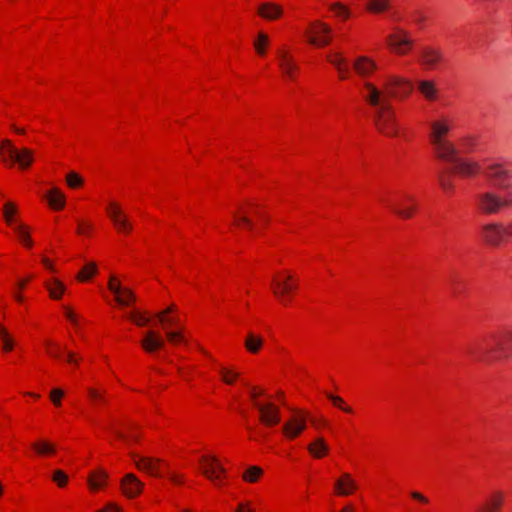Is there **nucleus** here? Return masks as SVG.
Segmentation results:
<instances>
[{"mask_svg": "<svg viewBox=\"0 0 512 512\" xmlns=\"http://www.w3.org/2000/svg\"><path fill=\"white\" fill-rule=\"evenodd\" d=\"M411 82L403 77L389 75L379 85L365 81L362 96L374 109L373 121L379 132L387 136L397 134L395 112L391 98H405L412 91Z\"/></svg>", "mask_w": 512, "mask_h": 512, "instance_id": "obj_1", "label": "nucleus"}, {"mask_svg": "<svg viewBox=\"0 0 512 512\" xmlns=\"http://www.w3.org/2000/svg\"><path fill=\"white\" fill-rule=\"evenodd\" d=\"M477 146V139L472 136H464L459 140L458 146H455V151L459 162L454 160H443L451 164L450 169L441 170L437 179L440 187L445 192L453 190L452 174L456 173L462 177H472L478 172V163L476 160L468 158V155L474 151Z\"/></svg>", "mask_w": 512, "mask_h": 512, "instance_id": "obj_2", "label": "nucleus"}, {"mask_svg": "<svg viewBox=\"0 0 512 512\" xmlns=\"http://www.w3.org/2000/svg\"><path fill=\"white\" fill-rule=\"evenodd\" d=\"M430 128L429 140L437 158L440 160H454L459 162L455 145L445 137L450 131L448 121L445 119L433 121L430 124Z\"/></svg>", "mask_w": 512, "mask_h": 512, "instance_id": "obj_3", "label": "nucleus"}, {"mask_svg": "<svg viewBox=\"0 0 512 512\" xmlns=\"http://www.w3.org/2000/svg\"><path fill=\"white\" fill-rule=\"evenodd\" d=\"M512 178V170L508 165L486 160L482 165V181L491 189H505Z\"/></svg>", "mask_w": 512, "mask_h": 512, "instance_id": "obj_4", "label": "nucleus"}, {"mask_svg": "<svg viewBox=\"0 0 512 512\" xmlns=\"http://www.w3.org/2000/svg\"><path fill=\"white\" fill-rule=\"evenodd\" d=\"M488 354L491 360L508 359L512 355V329L493 331L488 338Z\"/></svg>", "mask_w": 512, "mask_h": 512, "instance_id": "obj_5", "label": "nucleus"}, {"mask_svg": "<svg viewBox=\"0 0 512 512\" xmlns=\"http://www.w3.org/2000/svg\"><path fill=\"white\" fill-rule=\"evenodd\" d=\"M393 213L403 219H409L413 216L417 203L414 196L408 193H401L395 200H383Z\"/></svg>", "mask_w": 512, "mask_h": 512, "instance_id": "obj_6", "label": "nucleus"}, {"mask_svg": "<svg viewBox=\"0 0 512 512\" xmlns=\"http://www.w3.org/2000/svg\"><path fill=\"white\" fill-rule=\"evenodd\" d=\"M330 33V27L321 21L313 22L306 31L309 43L315 46L328 45L331 41Z\"/></svg>", "mask_w": 512, "mask_h": 512, "instance_id": "obj_7", "label": "nucleus"}, {"mask_svg": "<svg viewBox=\"0 0 512 512\" xmlns=\"http://www.w3.org/2000/svg\"><path fill=\"white\" fill-rule=\"evenodd\" d=\"M201 471L209 480L220 483L221 476L225 474V468L215 456H202L200 458Z\"/></svg>", "mask_w": 512, "mask_h": 512, "instance_id": "obj_8", "label": "nucleus"}, {"mask_svg": "<svg viewBox=\"0 0 512 512\" xmlns=\"http://www.w3.org/2000/svg\"><path fill=\"white\" fill-rule=\"evenodd\" d=\"M307 417L301 411H296L282 426L283 434L292 440L298 437L306 428Z\"/></svg>", "mask_w": 512, "mask_h": 512, "instance_id": "obj_9", "label": "nucleus"}, {"mask_svg": "<svg viewBox=\"0 0 512 512\" xmlns=\"http://www.w3.org/2000/svg\"><path fill=\"white\" fill-rule=\"evenodd\" d=\"M443 61V51L438 47L424 46L419 50V63L427 69H437Z\"/></svg>", "mask_w": 512, "mask_h": 512, "instance_id": "obj_10", "label": "nucleus"}, {"mask_svg": "<svg viewBox=\"0 0 512 512\" xmlns=\"http://www.w3.org/2000/svg\"><path fill=\"white\" fill-rule=\"evenodd\" d=\"M107 214L119 232L128 233L132 230V224L124 214L119 204L112 202L106 208Z\"/></svg>", "mask_w": 512, "mask_h": 512, "instance_id": "obj_11", "label": "nucleus"}, {"mask_svg": "<svg viewBox=\"0 0 512 512\" xmlns=\"http://www.w3.org/2000/svg\"><path fill=\"white\" fill-rule=\"evenodd\" d=\"M255 407L259 412V419L264 425L273 426L280 422V409L273 403L255 402Z\"/></svg>", "mask_w": 512, "mask_h": 512, "instance_id": "obj_12", "label": "nucleus"}, {"mask_svg": "<svg viewBox=\"0 0 512 512\" xmlns=\"http://www.w3.org/2000/svg\"><path fill=\"white\" fill-rule=\"evenodd\" d=\"M507 206H510L508 199H504L494 192L482 193V212L495 214Z\"/></svg>", "mask_w": 512, "mask_h": 512, "instance_id": "obj_13", "label": "nucleus"}, {"mask_svg": "<svg viewBox=\"0 0 512 512\" xmlns=\"http://www.w3.org/2000/svg\"><path fill=\"white\" fill-rule=\"evenodd\" d=\"M277 57L279 62V68L282 73L288 79L294 80L296 77V73L299 70L297 63L295 62L293 56L289 54L285 50H278Z\"/></svg>", "mask_w": 512, "mask_h": 512, "instance_id": "obj_14", "label": "nucleus"}, {"mask_svg": "<svg viewBox=\"0 0 512 512\" xmlns=\"http://www.w3.org/2000/svg\"><path fill=\"white\" fill-rule=\"evenodd\" d=\"M123 494L129 498L138 496L143 489V483L132 473L124 475L120 481Z\"/></svg>", "mask_w": 512, "mask_h": 512, "instance_id": "obj_15", "label": "nucleus"}, {"mask_svg": "<svg viewBox=\"0 0 512 512\" xmlns=\"http://www.w3.org/2000/svg\"><path fill=\"white\" fill-rule=\"evenodd\" d=\"M140 345L147 353L153 354L165 345L163 337L154 330H148L140 341Z\"/></svg>", "mask_w": 512, "mask_h": 512, "instance_id": "obj_16", "label": "nucleus"}, {"mask_svg": "<svg viewBox=\"0 0 512 512\" xmlns=\"http://www.w3.org/2000/svg\"><path fill=\"white\" fill-rule=\"evenodd\" d=\"M132 458L136 467L139 470L145 471L153 476H160L159 473V465L161 463L160 459L151 458V457H141L135 454H132Z\"/></svg>", "mask_w": 512, "mask_h": 512, "instance_id": "obj_17", "label": "nucleus"}, {"mask_svg": "<svg viewBox=\"0 0 512 512\" xmlns=\"http://www.w3.org/2000/svg\"><path fill=\"white\" fill-rule=\"evenodd\" d=\"M389 44L398 54H405L412 46L413 41L408 37L407 32L399 30L397 34L389 36Z\"/></svg>", "mask_w": 512, "mask_h": 512, "instance_id": "obj_18", "label": "nucleus"}, {"mask_svg": "<svg viewBox=\"0 0 512 512\" xmlns=\"http://www.w3.org/2000/svg\"><path fill=\"white\" fill-rule=\"evenodd\" d=\"M482 234L486 241L490 244H498L505 236L509 235L508 227H503L498 224H492L482 229Z\"/></svg>", "mask_w": 512, "mask_h": 512, "instance_id": "obj_19", "label": "nucleus"}, {"mask_svg": "<svg viewBox=\"0 0 512 512\" xmlns=\"http://www.w3.org/2000/svg\"><path fill=\"white\" fill-rule=\"evenodd\" d=\"M352 66L355 72L361 77H368L378 68L377 63L367 56L356 57Z\"/></svg>", "mask_w": 512, "mask_h": 512, "instance_id": "obj_20", "label": "nucleus"}, {"mask_svg": "<svg viewBox=\"0 0 512 512\" xmlns=\"http://www.w3.org/2000/svg\"><path fill=\"white\" fill-rule=\"evenodd\" d=\"M8 158L11 160L12 164L18 163L21 169H26L33 162V152L28 148L11 150Z\"/></svg>", "mask_w": 512, "mask_h": 512, "instance_id": "obj_21", "label": "nucleus"}, {"mask_svg": "<svg viewBox=\"0 0 512 512\" xmlns=\"http://www.w3.org/2000/svg\"><path fill=\"white\" fill-rule=\"evenodd\" d=\"M290 280H292V276L287 275V277L284 280L274 279L273 284H272V290H273L274 295L283 304H287V302H288L287 295L291 292Z\"/></svg>", "mask_w": 512, "mask_h": 512, "instance_id": "obj_22", "label": "nucleus"}, {"mask_svg": "<svg viewBox=\"0 0 512 512\" xmlns=\"http://www.w3.org/2000/svg\"><path fill=\"white\" fill-rule=\"evenodd\" d=\"M258 14L266 20H276L282 16L283 9L276 3L265 2L258 7Z\"/></svg>", "mask_w": 512, "mask_h": 512, "instance_id": "obj_23", "label": "nucleus"}, {"mask_svg": "<svg viewBox=\"0 0 512 512\" xmlns=\"http://www.w3.org/2000/svg\"><path fill=\"white\" fill-rule=\"evenodd\" d=\"M503 503L501 492L493 491L482 502V512H500Z\"/></svg>", "mask_w": 512, "mask_h": 512, "instance_id": "obj_24", "label": "nucleus"}, {"mask_svg": "<svg viewBox=\"0 0 512 512\" xmlns=\"http://www.w3.org/2000/svg\"><path fill=\"white\" fill-rule=\"evenodd\" d=\"M356 483L352 479L351 475L348 473H344L339 479L335 482V490L341 496H347L353 493L356 489Z\"/></svg>", "mask_w": 512, "mask_h": 512, "instance_id": "obj_25", "label": "nucleus"}, {"mask_svg": "<svg viewBox=\"0 0 512 512\" xmlns=\"http://www.w3.org/2000/svg\"><path fill=\"white\" fill-rule=\"evenodd\" d=\"M417 88L422 96L428 101H435L438 98L439 90L432 80H420Z\"/></svg>", "mask_w": 512, "mask_h": 512, "instance_id": "obj_26", "label": "nucleus"}, {"mask_svg": "<svg viewBox=\"0 0 512 512\" xmlns=\"http://www.w3.org/2000/svg\"><path fill=\"white\" fill-rule=\"evenodd\" d=\"M307 450L314 458H322L328 453L329 447L323 437H317L308 445Z\"/></svg>", "mask_w": 512, "mask_h": 512, "instance_id": "obj_27", "label": "nucleus"}, {"mask_svg": "<svg viewBox=\"0 0 512 512\" xmlns=\"http://www.w3.org/2000/svg\"><path fill=\"white\" fill-rule=\"evenodd\" d=\"M264 344V339L262 336L252 332V331H249L246 335V338H245V341H244V346L246 348V350L252 354H257L262 346Z\"/></svg>", "mask_w": 512, "mask_h": 512, "instance_id": "obj_28", "label": "nucleus"}, {"mask_svg": "<svg viewBox=\"0 0 512 512\" xmlns=\"http://www.w3.org/2000/svg\"><path fill=\"white\" fill-rule=\"evenodd\" d=\"M108 477V474L102 469L91 472L87 479L89 488L92 491L102 488L106 484Z\"/></svg>", "mask_w": 512, "mask_h": 512, "instance_id": "obj_29", "label": "nucleus"}, {"mask_svg": "<svg viewBox=\"0 0 512 512\" xmlns=\"http://www.w3.org/2000/svg\"><path fill=\"white\" fill-rule=\"evenodd\" d=\"M49 204L54 209H62L65 205V196L58 188H52L47 195Z\"/></svg>", "mask_w": 512, "mask_h": 512, "instance_id": "obj_30", "label": "nucleus"}, {"mask_svg": "<svg viewBox=\"0 0 512 512\" xmlns=\"http://www.w3.org/2000/svg\"><path fill=\"white\" fill-rule=\"evenodd\" d=\"M31 447L39 455H51L54 454L56 451L55 446L45 440L32 443Z\"/></svg>", "mask_w": 512, "mask_h": 512, "instance_id": "obj_31", "label": "nucleus"}, {"mask_svg": "<svg viewBox=\"0 0 512 512\" xmlns=\"http://www.w3.org/2000/svg\"><path fill=\"white\" fill-rule=\"evenodd\" d=\"M46 287L49 291L50 297L53 299H60L65 291V286L58 279H53L52 282H47Z\"/></svg>", "mask_w": 512, "mask_h": 512, "instance_id": "obj_32", "label": "nucleus"}, {"mask_svg": "<svg viewBox=\"0 0 512 512\" xmlns=\"http://www.w3.org/2000/svg\"><path fill=\"white\" fill-rule=\"evenodd\" d=\"M389 8V0H369L367 9L374 13H382Z\"/></svg>", "mask_w": 512, "mask_h": 512, "instance_id": "obj_33", "label": "nucleus"}, {"mask_svg": "<svg viewBox=\"0 0 512 512\" xmlns=\"http://www.w3.org/2000/svg\"><path fill=\"white\" fill-rule=\"evenodd\" d=\"M108 288L111 292H113L116 296V300L119 304L127 303L123 298H121L122 287L120 283L116 280L114 276H111L108 283Z\"/></svg>", "mask_w": 512, "mask_h": 512, "instance_id": "obj_34", "label": "nucleus"}, {"mask_svg": "<svg viewBox=\"0 0 512 512\" xmlns=\"http://www.w3.org/2000/svg\"><path fill=\"white\" fill-rule=\"evenodd\" d=\"M97 272V266L95 263L87 264L77 275V279L80 281H85L88 278L95 275Z\"/></svg>", "mask_w": 512, "mask_h": 512, "instance_id": "obj_35", "label": "nucleus"}, {"mask_svg": "<svg viewBox=\"0 0 512 512\" xmlns=\"http://www.w3.org/2000/svg\"><path fill=\"white\" fill-rule=\"evenodd\" d=\"M16 233L18 234L20 240L23 242L24 245L31 247L32 246V240L29 236V233L23 224H17L14 227Z\"/></svg>", "mask_w": 512, "mask_h": 512, "instance_id": "obj_36", "label": "nucleus"}, {"mask_svg": "<svg viewBox=\"0 0 512 512\" xmlns=\"http://www.w3.org/2000/svg\"><path fill=\"white\" fill-rule=\"evenodd\" d=\"M262 472L260 467L252 466L243 474V479L248 482H256Z\"/></svg>", "mask_w": 512, "mask_h": 512, "instance_id": "obj_37", "label": "nucleus"}, {"mask_svg": "<svg viewBox=\"0 0 512 512\" xmlns=\"http://www.w3.org/2000/svg\"><path fill=\"white\" fill-rule=\"evenodd\" d=\"M16 213V206L12 202H7L3 206V215L6 222L9 225H13L14 219L13 215Z\"/></svg>", "mask_w": 512, "mask_h": 512, "instance_id": "obj_38", "label": "nucleus"}, {"mask_svg": "<svg viewBox=\"0 0 512 512\" xmlns=\"http://www.w3.org/2000/svg\"><path fill=\"white\" fill-rule=\"evenodd\" d=\"M327 59L337 70H342V64L347 63V60L339 52L329 54Z\"/></svg>", "mask_w": 512, "mask_h": 512, "instance_id": "obj_39", "label": "nucleus"}, {"mask_svg": "<svg viewBox=\"0 0 512 512\" xmlns=\"http://www.w3.org/2000/svg\"><path fill=\"white\" fill-rule=\"evenodd\" d=\"M66 182L70 188H78L83 184V179L76 172H70L66 176Z\"/></svg>", "mask_w": 512, "mask_h": 512, "instance_id": "obj_40", "label": "nucleus"}, {"mask_svg": "<svg viewBox=\"0 0 512 512\" xmlns=\"http://www.w3.org/2000/svg\"><path fill=\"white\" fill-rule=\"evenodd\" d=\"M17 148L14 147L10 140H3L0 145V156L2 157L3 161H6L9 159L10 151L16 150Z\"/></svg>", "mask_w": 512, "mask_h": 512, "instance_id": "obj_41", "label": "nucleus"}, {"mask_svg": "<svg viewBox=\"0 0 512 512\" xmlns=\"http://www.w3.org/2000/svg\"><path fill=\"white\" fill-rule=\"evenodd\" d=\"M267 43H268V36L262 32L259 33L257 40L254 42V47L258 54H260V55L265 54L264 45H266Z\"/></svg>", "mask_w": 512, "mask_h": 512, "instance_id": "obj_42", "label": "nucleus"}, {"mask_svg": "<svg viewBox=\"0 0 512 512\" xmlns=\"http://www.w3.org/2000/svg\"><path fill=\"white\" fill-rule=\"evenodd\" d=\"M45 345L47 346V352L51 357H53V358L60 357L61 348L57 344L47 340V341H45Z\"/></svg>", "mask_w": 512, "mask_h": 512, "instance_id": "obj_43", "label": "nucleus"}, {"mask_svg": "<svg viewBox=\"0 0 512 512\" xmlns=\"http://www.w3.org/2000/svg\"><path fill=\"white\" fill-rule=\"evenodd\" d=\"M53 481H55L60 487L66 485L68 481V476L62 470H55L52 476Z\"/></svg>", "mask_w": 512, "mask_h": 512, "instance_id": "obj_44", "label": "nucleus"}, {"mask_svg": "<svg viewBox=\"0 0 512 512\" xmlns=\"http://www.w3.org/2000/svg\"><path fill=\"white\" fill-rule=\"evenodd\" d=\"M327 397L333 402V404L339 408H341L342 410H344L345 412H352V409L350 407H346V406H343V399L339 396H335L331 393H327L326 394Z\"/></svg>", "mask_w": 512, "mask_h": 512, "instance_id": "obj_45", "label": "nucleus"}, {"mask_svg": "<svg viewBox=\"0 0 512 512\" xmlns=\"http://www.w3.org/2000/svg\"><path fill=\"white\" fill-rule=\"evenodd\" d=\"M130 319L133 320L138 326H145L149 323V318L147 316L136 312L130 314Z\"/></svg>", "mask_w": 512, "mask_h": 512, "instance_id": "obj_46", "label": "nucleus"}, {"mask_svg": "<svg viewBox=\"0 0 512 512\" xmlns=\"http://www.w3.org/2000/svg\"><path fill=\"white\" fill-rule=\"evenodd\" d=\"M220 372L223 377V381L227 384H232L234 379L238 377L237 373L231 372L225 368H222Z\"/></svg>", "mask_w": 512, "mask_h": 512, "instance_id": "obj_47", "label": "nucleus"}, {"mask_svg": "<svg viewBox=\"0 0 512 512\" xmlns=\"http://www.w3.org/2000/svg\"><path fill=\"white\" fill-rule=\"evenodd\" d=\"M63 395H64V392L61 389H59V388L53 389L50 393V398H51V401L53 402V404L56 406H60L61 405V397Z\"/></svg>", "mask_w": 512, "mask_h": 512, "instance_id": "obj_48", "label": "nucleus"}, {"mask_svg": "<svg viewBox=\"0 0 512 512\" xmlns=\"http://www.w3.org/2000/svg\"><path fill=\"white\" fill-rule=\"evenodd\" d=\"M88 394H89V397L95 402H104L105 401L104 393H101L94 388H89Z\"/></svg>", "mask_w": 512, "mask_h": 512, "instance_id": "obj_49", "label": "nucleus"}, {"mask_svg": "<svg viewBox=\"0 0 512 512\" xmlns=\"http://www.w3.org/2000/svg\"><path fill=\"white\" fill-rule=\"evenodd\" d=\"M165 334H166L167 340L172 342V343H175L177 341H182L183 340V336H182L181 331L167 330Z\"/></svg>", "mask_w": 512, "mask_h": 512, "instance_id": "obj_50", "label": "nucleus"}, {"mask_svg": "<svg viewBox=\"0 0 512 512\" xmlns=\"http://www.w3.org/2000/svg\"><path fill=\"white\" fill-rule=\"evenodd\" d=\"M331 10L335 11L338 15H342L344 18L349 16V11L341 3H335L331 5Z\"/></svg>", "mask_w": 512, "mask_h": 512, "instance_id": "obj_51", "label": "nucleus"}, {"mask_svg": "<svg viewBox=\"0 0 512 512\" xmlns=\"http://www.w3.org/2000/svg\"><path fill=\"white\" fill-rule=\"evenodd\" d=\"M234 218L237 224H245L249 229L253 228V222L246 215L234 214Z\"/></svg>", "mask_w": 512, "mask_h": 512, "instance_id": "obj_52", "label": "nucleus"}, {"mask_svg": "<svg viewBox=\"0 0 512 512\" xmlns=\"http://www.w3.org/2000/svg\"><path fill=\"white\" fill-rule=\"evenodd\" d=\"M121 298L127 301V303H124L123 305H129L130 302L135 300L133 292L128 288H122Z\"/></svg>", "mask_w": 512, "mask_h": 512, "instance_id": "obj_53", "label": "nucleus"}, {"mask_svg": "<svg viewBox=\"0 0 512 512\" xmlns=\"http://www.w3.org/2000/svg\"><path fill=\"white\" fill-rule=\"evenodd\" d=\"M341 69L342 70H337L338 73H339L340 79H342V80L347 79L348 75H349V72H350L348 64L347 63L342 64Z\"/></svg>", "mask_w": 512, "mask_h": 512, "instance_id": "obj_54", "label": "nucleus"}, {"mask_svg": "<svg viewBox=\"0 0 512 512\" xmlns=\"http://www.w3.org/2000/svg\"><path fill=\"white\" fill-rule=\"evenodd\" d=\"M411 497L421 503H428V498L425 497L423 494L417 491H412L410 493Z\"/></svg>", "mask_w": 512, "mask_h": 512, "instance_id": "obj_55", "label": "nucleus"}, {"mask_svg": "<svg viewBox=\"0 0 512 512\" xmlns=\"http://www.w3.org/2000/svg\"><path fill=\"white\" fill-rule=\"evenodd\" d=\"M234 512H254L251 507H250V503L249 502H246V503H240Z\"/></svg>", "mask_w": 512, "mask_h": 512, "instance_id": "obj_56", "label": "nucleus"}, {"mask_svg": "<svg viewBox=\"0 0 512 512\" xmlns=\"http://www.w3.org/2000/svg\"><path fill=\"white\" fill-rule=\"evenodd\" d=\"M64 310H65V315L68 318V320H70L73 324H76L77 323L76 314L73 311H71V309L69 307L65 306Z\"/></svg>", "mask_w": 512, "mask_h": 512, "instance_id": "obj_57", "label": "nucleus"}, {"mask_svg": "<svg viewBox=\"0 0 512 512\" xmlns=\"http://www.w3.org/2000/svg\"><path fill=\"white\" fill-rule=\"evenodd\" d=\"M3 343V349L5 351H11L14 347V343L10 337L1 339Z\"/></svg>", "mask_w": 512, "mask_h": 512, "instance_id": "obj_58", "label": "nucleus"}, {"mask_svg": "<svg viewBox=\"0 0 512 512\" xmlns=\"http://www.w3.org/2000/svg\"><path fill=\"white\" fill-rule=\"evenodd\" d=\"M97 512H120V508L117 505L111 503Z\"/></svg>", "mask_w": 512, "mask_h": 512, "instance_id": "obj_59", "label": "nucleus"}, {"mask_svg": "<svg viewBox=\"0 0 512 512\" xmlns=\"http://www.w3.org/2000/svg\"><path fill=\"white\" fill-rule=\"evenodd\" d=\"M174 310H175V306H174V305H171V306H169L166 310H164V311H162V312L158 313V314H157V317H158L159 321H164V317H165V315H166V314H168V313H170V312H172V311H174Z\"/></svg>", "mask_w": 512, "mask_h": 512, "instance_id": "obj_60", "label": "nucleus"}, {"mask_svg": "<svg viewBox=\"0 0 512 512\" xmlns=\"http://www.w3.org/2000/svg\"><path fill=\"white\" fill-rule=\"evenodd\" d=\"M162 323H167V324H170V325H178L179 324V319L177 317H169V318H166L164 317V321H161Z\"/></svg>", "mask_w": 512, "mask_h": 512, "instance_id": "obj_61", "label": "nucleus"}, {"mask_svg": "<svg viewBox=\"0 0 512 512\" xmlns=\"http://www.w3.org/2000/svg\"><path fill=\"white\" fill-rule=\"evenodd\" d=\"M67 361L71 364H78V359L75 357V354L73 352H67Z\"/></svg>", "mask_w": 512, "mask_h": 512, "instance_id": "obj_62", "label": "nucleus"}, {"mask_svg": "<svg viewBox=\"0 0 512 512\" xmlns=\"http://www.w3.org/2000/svg\"><path fill=\"white\" fill-rule=\"evenodd\" d=\"M263 392H257L255 388H253L250 392V396L253 400V404L255 405V402H258L256 399L257 397L262 394Z\"/></svg>", "mask_w": 512, "mask_h": 512, "instance_id": "obj_63", "label": "nucleus"}, {"mask_svg": "<svg viewBox=\"0 0 512 512\" xmlns=\"http://www.w3.org/2000/svg\"><path fill=\"white\" fill-rule=\"evenodd\" d=\"M42 263H43V265H44L47 269H49V270H52V271H53V265H52V263H51V261H50L49 259H47V258H43V259H42Z\"/></svg>", "mask_w": 512, "mask_h": 512, "instance_id": "obj_64", "label": "nucleus"}]
</instances>
